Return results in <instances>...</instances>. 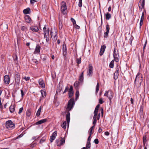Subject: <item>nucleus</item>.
Returning a JSON list of instances; mask_svg holds the SVG:
<instances>
[{
    "label": "nucleus",
    "instance_id": "nucleus-23",
    "mask_svg": "<svg viewBox=\"0 0 149 149\" xmlns=\"http://www.w3.org/2000/svg\"><path fill=\"white\" fill-rule=\"evenodd\" d=\"M15 106L14 105H11L9 108L10 111L11 113H13L15 111Z\"/></svg>",
    "mask_w": 149,
    "mask_h": 149
},
{
    "label": "nucleus",
    "instance_id": "nucleus-9",
    "mask_svg": "<svg viewBox=\"0 0 149 149\" xmlns=\"http://www.w3.org/2000/svg\"><path fill=\"white\" fill-rule=\"evenodd\" d=\"M62 3H64L61 6V10L63 14H65L66 13V10H67V7L65 2L63 1Z\"/></svg>",
    "mask_w": 149,
    "mask_h": 149
},
{
    "label": "nucleus",
    "instance_id": "nucleus-12",
    "mask_svg": "<svg viewBox=\"0 0 149 149\" xmlns=\"http://www.w3.org/2000/svg\"><path fill=\"white\" fill-rule=\"evenodd\" d=\"M62 50L63 56L66 57L67 54L66 46V45H63Z\"/></svg>",
    "mask_w": 149,
    "mask_h": 149
},
{
    "label": "nucleus",
    "instance_id": "nucleus-58",
    "mask_svg": "<svg viewBox=\"0 0 149 149\" xmlns=\"http://www.w3.org/2000/svg\"><path fill=\"white\" fill-rule=\"evenodd\" d=\"M91 136H90V134H89V136H88V139H87V141L88 142H90L91 140Z\"/></svg>",
    "mask_w": 149,
    "mask_h": 149
},
{
    "label": "nucleus",
    "instance_id": "nucleus-63",
    "mask_svg": "<svg viewBox=\"0 0 149 149\" xmlns=\"http://www.w3.org/2000/svg\"><path fill=\"white\" fill-rule=\"evenodd\" d=\"M21 93L22 97H23L24 96V92L22 89L21 90Z\"/></svg>",
    "mask_w": 149,
    "mask_h": 149
},
{
    "label": "nucleus",
    "instance_id": "nucleus-40",
    "mask_svg": "<svg viewBox=\"0 0 149 149\" xmlns=\"http://www.w3.org/2000/svg\"><path fill=\"white\" fill-rule=\"evenodd\" d=\"M60 143H61L62 145L65 143V139L64 138H62L60 140Z\"/></svg>",
    "mask_w": 149,
    "mask_h": 149
},
{
    "label": "nucleus",
    "instance_id": "nucleus-22",
    "mask_svg": "<svg viewBox=\"0 0 149 149\" xmlns=\"http://www.w3.org/2000/svg\"><path fill=\"white\" fill-rule=\"evenodd\" d=\"M70 114L69 112H68L66 116V119L68 123H69L70 120Z\"/></svg>",
    "mask_w": 149,
    "mask_h": 149
},
{
    "label": "nucleus",
    "instance_id": "nucleus-33",
    "mask_svg": "<svg viewBox=\"0 0 149 149\" xmlns=\"http://www.w3.org/2000/svg\"><path fill=\"white\" fill-rule=\"evenodd\" d=\"M61 127L64 129H65L66 128V121H64L63 122L62 124L61 125Z\"/></svg>",
    "mask_w": 149,
    "mask_h": 149
},
{
    "label": "nucleus",
    "instance_id": "nucleus-3",
    "mask_svg": "<svg viewBox=\"0 0 149 149\" xmlns=\"http://www.w3.org/2000/svg\"><path fill=\"white\" fill-rule=\"evenodd\" d=\"M6 127L9 130H11L15 128V125L11 120L7 121L6 123Z\"/></svg>",
    "mask_w": 149,
    "mask_h": 149
},
{
    "label": "nucleus",
    "instance_id": "nucleus-5",
    "mask_svg": "<svg viewBox=\"0 0 149 149\" xmlns=\"http://www.w3.org/2000/svg\"><path fill=\"white\" fill-rule=\"evenodd\" d=\"M57 32L56 30L54 29V32H53L52 30H51V35L53 40L56 41L57 40Z\"/></svg>",
    "mask_w": 149,
    "mask_h": 149
},
{
    "label": "nucleus",
    "instance_id": "nucleus-26",
    "mask_svg": "<svg viewBox=\"0 0 149 149\" xmlns=\"http://www.w3.org/2000/svg\"><path fill=\"white\" fill-rule=\"evenodd\" d=\"M145 0H140L139 3V5H141V8H143L144 6Z\"/></svg>",
    "mask_w": 149,
    "mask_h": 149
},
{
    "label": "nucleus",
    "instance_id": "nucleus-56",
    "mask_svg": "<svg viewBox=\"0 0 149 149\" xmlns=\"http://www.w3.org/2000/svg\"><path fill=\"white\" fill-rule=\"evenodd\" d=\"M74 26L75 27V28L76 29H79L80 28V26L77 25L76 24H74Z\"/></svg>",
    "mask_w": 149,
    "mask_h": 149
},
{
    "label": "nucleus",
    "instance_id": "nucleus-37",
    "mask_svg": "<svg viewBox=\"0 0 149 149\" xmlns=\"http://www.w3.org/2000/svg\"><path fill=\"white\" fill-rule=\"evenodd\" d=\"M99 89V83H97L96 85V93H97Z\"/></svg>",
    "mask_w": 149,
    "mask_h": 149
},
{
    "label": "nucleus",
    "instance_id": "nucleus-20",
    "mask_svg": "<svg viewBox=\"0 0 149 149\" xmlns=\"http://www.w3.org/2000/svg\"><path fill=\"white\" fill-rule=\"evenodd\" d=\"M47 120L46 119H43L36 122V124L38 125L41 124L42 123L45 122Z\"/></svg>",
    "mask_w": 149,
    "mask_h": 149
},
{
    "label": "nucleus",
    "instance_id": "nucleus-30",
    "mask_svg": "<svg viewBox=\"0 0 149 149\" xmlns=\"http://www.w3.org/2000/svg\"><path fill=\"white\" fill-rule=\"evenodd\" d=\"M114 60H112L110 63L109 67L111 68H113L114 66Z\"/></svg>",
    "mask_w": 149,
    "mask_h": 149
},
{
    "label": "nucleus",
    "instance_id": "nucleus-52",
    "mask_svg": "<svg viewBox=\"0 0 149 149\" xmlns=\"http://www.w3.org/2000/svg\"><path fill=\"white\" fill-rule=\"evenodd\" d=\"M71 20L72 22L73 23V25H74V24H76V21L74 20V19L73 18H71Z\"/></svg>",
    "mask_w": 149,
    "mask_h": 149
},
{
    "label": "nucleus",
    "instance_id": "nucleus-8",
    "mask_svg": "<svg viewBox=\"0 0 149 149\" xmlns=\"http://www.w3.org/2000/svg\"><path fill=\"white\" fill-rule=\"evenodd\" d=\"M20 74L19 73L17 72H16L15 73V83L18 85H19V84L20 81Z\"/></svg>",
    "mask_w": 149,
    "mask_h": 149
},
{
    "label": "nucleus",
    "instance_id": "nucleus-35",
    "mask_svg": "<svg viewBox=\"0 0 149 149\" xmlns=\"http://www.w3.org/2000/svg\"><path fill=\"white\" fill-rule=\"evenodd\" d=\"M62 23L61 21H59V28L60 29H61L62 28Z\"/></svg>",
    "mask_w": 149,
    "mask_h": 149
},
{
    "label": "nucleus",
    "instance_id": "nucleus-62",
    "mask_svg": "<svg viewBox=\"0 0 149 149\" xmlns=\"http://www.w3.org/2000/svg\"><path fill=\"white\" fill-rule=\"evenodd\" d=\"M97 122L96 120H93V124L94 125H93L95 126V125L96 124Z\"/></svg>",
    "mask_w": 149,
    "mask_h": 149
},
{
    "label": "nucleus",
    "instance_id": "nucleus-1",
    "mask_svg": "<svg viewBox=\"0 0 149 149\" xmlns=\"http://www.w3.org/2000/svg\"><path fill=\"white\" fill-rule=\"evenodd\" d=\"M74 104V98H71L70 99L68 102L66 108V110L67 111H70L73 108Z\"/></svg>",
    "mask_w": 149,
    "mask_h": 149
},
{
    "label": "nucleus",
    "instance_id": "nucleus-39",
    "mask_svg": "<svg viewBox=\"0 0 149 149\" xmlns=\"http://www.w3.org/2000/svg\"><path fill=\"white\" fill-rule=\"evenodd\" d=\"M82 6V0H79L78 6L79 7H81Z\"/></svg>",
    "mask_w": 149,
    "mask_h": 149
},
{
    "label": "nucleus",
    "instance_id": "nucleus-45",
    "mask_svg": "<svg viewBox=\"0 0 149 149\" xmlns=\"http://www.w3.org/2000/svg\"><path fill=\"white\" fill-rule=\"evenodd\" d=\"M56 143L57 145L58 146H59L62 145L61 143L58 140H56Z\"/></svg>",
    "mask_w": 149,
    "mask_h": 149
},
{
    "label": "nucleus",
    "instance_id": "nucleus-61",
    "mask_svg": "<svg viewBox=\"0 0 149 149\" xmlns=\"http://www.w3.org/2000/svg\"><path fill=\"white\" fill-rule=\"evenodd\" d=\"M98 110L97 109H95V111L94 112V114H96L97 115V113L98 112Z\"/></svg>",
    "mask_w": 149,
    "mask_h": 149
},
{
    "label": "nucleus",
    "instance_id": "nucleus-17",
    "mask_svg": "<svg viewBox=\"0 0 149 149\" xmlns=\"http://www.w3.org/2000/svg\"><path fill=\"white\" fill-rule=\"evenodd\" d=\"M24 18L26 21L28 23H30L31 22V19L29 15H27L25 16L24 17Z\"/></svg>",
    "mask_w": 149,
    "mask_h": 149
},
{
    "label": "nucleus",
    "instance_id": "nucleus-32",
    "mask_svg": "<svg viewBox=\"0 0 149 149\" xmlns=\"http://www.w3.org/2000/svg\"><path fill=\"white\" fill-rule=\"evenodd\" d=\"M21 29L23 31H26L27 30V28L25 26H22L21 27Z\"/></svg>",
    "mask_w": 149,
    "mask_h": 149
},
{
    "label": "nucleus",
    "instance_id": "nucleus-44",
    "mask_svg": "<svg viewBox=\"0 0 149 149\" xmlns=\"http://www.w3.org/2000/svg\"><path fill=\"white\" fill-rule=\"evenodd\" d=\"M69 97H71L73 94V92H69Z\"/></svg>",
    "mask_w": 149,
    "mask_h": 149
},
{
    "label": "nucleus",
    "instance_id": "nucleus-6",
    "mask_svg": "<svg viewBox=\"0 0 149 149\" xmlns=\"http://www.w3.org/2000/svg\"><path fill=\"white\" fill-rule=\"evenodd\" d=\"M142 77L141 75L139 73H138L137 74L136 79L135 81V83H136V81L138 82L140 84H141L142 81Z\"/></svg>",
    "mask_w": 149,
    "mask_h": 149
},
{
    "label": "nucleus",
    "instance_id": "nucleus-25",
    "mask_svg": "<svg viewBox=\"0 0 149 149\" xmlns=\"http://www.w3.org/2000/svg\"><path fill=\"white\" fill-rule=\"evenodd\" d=\"M30 10V9L29 8H28L26 9H24L23 10V13L24 14H26L29 13V11Z\"/></svg>",
    "mask_w": 149,
    "mask_h": 149
},
{
    "label": "nucleus",
    "instance_id": "nucleus-27",
    "mask_svg": "<svg viewBox=\"0 0 149 149\" xmlns=\"http://www.w3.org/2000/svg\"><path fill=\"white\" fill-rule=\"evenodd\" d=\"M105 16L107 20H109L111 18V14L108 13H106Z\"/></svg>",
    "mask_w": 149,
    "mask_h": 149
},
{
    "label": "nucleus",
    "instance_id": "nucleus-48",
    "mask_svg": "<svg viewBox=\"0 0 149 149\" xmlns=\"http://www.w3.org/2000/svg\"><path fill=\"white\" fill-rule=\"evenodd\" d=\"M76 62H77V63L78 64H80L81 63V58H77V60H76Z\"/></svg>",
    "mask_w": 149,
    "mask_h": 149
},
{
    "label": "nucleus",
    "instance_id": "nucleus-64",
    "mask_svg": "<svg viewBox=\"0 0 149 149\" xmlns=\"http://www.w3.org/2000/svg\"><path fill=\"white\" fill-rule=\"evenodd\" d=\"M23 136V134H21L18 136L17 137V139L21 137H22Z\"/></svg>",
    "mask_w": 149,
    "mask_h": 149
},
{
    "label": "nucleus",
    "instance_id": "nucleus-54",
    "mask_svg": "<svg viewBox=\"0 0 149 149\" xmlns=\"http://www.w3.org/2000/svg\"><path fill=\"white\" fill-rule=\"evenodd\" d=\"M23 110V108L22 107L20 108L19 110V111L18 112V113L20 114L21 113H22V111Z\"/></svg>",
    "mask_w": 149,
    "mask_h": 149
},
{
    "label": "nucleus",
    "instance_id": "nucleus-14",
    "mask_svg": "<svg viewBox=\"0 0 149 149\" xmlns=\"http://www.w3.org/2000/svg\"><path fill=\"white\" fill-rule=\"evenodd\" d=\"M30 28L31 30L33 32H37L39 30L38 27L36 26H32Z\"/></svg>",
    "mask_w": 149,
    "mask_h": 149
},
{
    "label": "nucleus",
    "instance_id": "nucleus-10",
    "mask_svg": "<svg viewBox=\"0 0 149 149\" xmlns=\"http://www.w3.org/2000/svg\"><path fill=\"white\" fill-rule=\"evenodd\" d=\"M93 68L91 65H89L88 71V75L89 77H91L93 73Z\"/></svg>",
    "mask_w": 149,
    "mask_h": 149
},
{
    "label": "nucleus",
    "instance_id": "nucleus-24",
    "mask_svg": "<svg viewBox=\"0 0 149 149\" xmlns=\"http://www.w3.org/2000/svg\"><path fill=\"white\" fill-rule=\"evenodd\" d=\"M84 80V72H82L79 76V81L80 82H83Z\"/></svg>",
    "mask_w": 149,
    "mask_h": 149
},
{
    "label": "nucleus",
    "instance_id": "nucleus-42",
    "mask_svg": "<svg viewBox=\"0 0 149 149\" xmlns=\"http://www.w3.org/2000/svg\"><path fill=\"white\" fill-rule=\"evenodd\" d=\"M79 96V93L78 91H77L76 93V99H77Z\"/></svg>",
    "mask_w": 149,
    "mask_h": 149
},
{
    "label": "nucleus",
    "instance_id": "nucleus-34",
    "mask_svg": "<svg viewBox=\"0 0 149 149\" xmlns=\"http://www.w3.org/2000/svg\"><path fill=\"white\" fill-rule=\"evenodd\" d=\"M94 125L93 126L91 127L89 129V134H90V136H91V135L92 134V131L93 130L94 128Z\"/></svg>",
    "mask_w": 149,
    "mask_h": 149
},
{
    "label": "nucleus",
    "instance_id": "nucleus-11",
    "mask_svg": "<svg viewBox=\"0 0 149 149\" xmlns=\"http://www.w3.org/2000/svg\"><path fill=\"white\" fill-rule=\"evenodd\" d=\"M10 81V78L8 75H6L4 77V82L5 84H8Z\"/></svg>",
    "mask_w": 149,
    "mask_h": 149
},
{
    "label": "nucleus",
    "instance_id": "nucleus-2",
    "mask_svg": "<svg viewBox=\"0 0 149 149\" xmlns=\"http://www.w3.org/2000/svg\"><path fill=\"white\" fill-rule=\"evenodd\" d=\"M43 30L44 32V37L46 38V42H48L49 41V29H47L46 27L44 26Z\"/></svg>",
    "mask_w": 149,
    "mask_h": 149
},
{
    "label": "nucleus",
    "instance_id": "nucleus-28",
    "mask_svg": "<svg viewBox=\"0 0 149 149\" xmlns=\"http://www.w3.org/2000/svg\"><path fill=\"white\" fill-rule=\"evenodd\" d=\"M41 93L42 95V97H46V94L45 91L43 90H41Z\"/></svg>",
    "mask_w": 149,
    "mask_h": 149
},
{
    "label": "nucleus",
    "instance_id": "nucleus-49",
    "mask_svg": "<svg viewBox=\"0 0 149 149\" xmlns=\"http://www.w3.org/2000/svg\"><path fill=\"white\" fill-rule=\"evenodd\" d=\"M104 102L103 100V99L102 98H100L99 100V103L101 104H102L104 103Z\"/></svg>",
    "mask_w": 149,
    "mask_h": 149
},
{
    "label": "nucleus",
    "instance_id": "nucleus-59",
    "mask_svg": "<svg viewBox=\"0 0 149 149\" xmlns=\"http://www.w3.org/2000/svg\"><path fill=\"white\" fill-rule=\"evenodd\" d=\"M37 1L35 0H30V2L31 4H33L34 3L37 2Z\"/></svg>",
    "mask_w": 149,
    "mask_h": 149
},
{
    "label": "nucleus",
    "instance_id": "nucleus-43",
    "mask_svg": "<svg viewBox=\"0 0 149 149\" xmlns=\"http://www.w3.org/2000/svg\"><path fill=\"white\" fill-rule=\"evenodd\" d=\"M109 25L108 24L106 25V32H109Z\"/></svg>",
    "mask_w": 149,
    "mask_h": 149
},
{
    "label": "nucleus",
    "instance_id": "nucleus-13",
    "mask_svg": "<svg viewBox=\"0 0 149 149\" xmlns=\"http://www.w3.org/2000/svg\"><path fill=\"white\" fill-rule=\"evenodd\" d=\"M106 46L105 45H102L101 47L100 51V55L102 56L105 51Z\"/></svg>",
    "mask_w": 149,
    "mask_h": 149
},
{
    "label": "nucleus",
    "instance_id": "nucleus-57",
    "mask_svg": "<svg viewBox=\"0 0 149 149\" xmlns=\"http://www.w3.org/2000/svg\"><path fill=\"white\" fill-rule=\"evenodd\" d=\"M94 143L96 144H97L99 143L98 140L97 139H96L94 140Z\"/></svg>",
    "mask_w": 149,
    "mask_h": 149
},
{
    "label": "nucleus",
    "instance_id": "nucleus-47",
    "mask_svg": "<svg viewBox=\"0 0 149 149\" xmlns=\"http://www.w3.org/2000/svg\"><path fill=\"white\" fill-rule=\"evenodd\" d=\"M30 78L29 77H24L22 78V79H25L26 81H28L30 79Z\"/></svg>",
    "mask_w": 149,
    "mask_h": 149
},
{
    "label": "nucleus",
    "instance_id": "nucleus-29",
    "mask_svg": "<svg viewBox=\"0 0 149 149\" xmlns=\"http://www.w3.org/2000/svg\"><path fill=\"white\" fill-rule=\"evenodd\" d=\"M86 149H89L91 148V142H87Z\"/></svg>",
    "mask_w": 149,
    "mask_h": 149
},
{
    "label": "nucleus",
    "instance_id": "nucleus-60",
    "mask_svg": "<svg viewBox=\"0 0 149 149\" xmlns=\"http://www.w3.org/2000/svg\"><path fill=\"white\" fill-rule=\"evenodd\" d=\"M69 92H73V87L72 86H70V88L69 89Z\"/></svg>",
    "mask_w": 149,
    "mask_h": 149
},
{
    "label": "nucleus",
    "instance_id": "nucleus-53",
    "mask_svg": "<svg viewBox=\"0 0 149 149\" xmlns=\"http://www.w3.org/2000/svg\"><path fill=\"white\" fill-rule=\"evenodd\" d=\"M57 132L56 131H55L52 134V136H53L54 137H56V136H57Z\"/></svg>",
    "mask_w": 149,
    "mask_h": 149
},
{
    "label": "nucleus",
    "instance_id": "nucleus-46",
    "mask_svg": "<svg viewBox=\"0 0 149 149\" xmlns=\"http://www.w3.org/2000/svg\"><path fill=\"white\" fill-rule=\"evenodd\" d=\"M109 33V32H106L104 33V38H107V37L108 36Z\"/></svg>",
    "mask_w": 149,
    "mask_h": 149
},
{
    "label": "nucleus",
    "instance_id": "nucleus-36",
    "mask_svg": "<svg viewBox=\"0 0 149 149\" xmlns=\"http://www.w3.org/2000/svg\"><path fill=\"white\" fill-rule=\"evenodd\" d=\"M143 107L142 106H141L140 107V113L141 115H142L143 114Z\"/></svg>",
    "mask_w": 149,
    "mask_h": 149
},
{
    "label": "nucleus",
    "instance_id": "nucleus-21",
    "mask_svg": "<svg viewBox=\"0 0 149 149\" xmlns=\"http://www.w3.org/2000/svg\"><path fill=\"white\" fill-rule=\"evenodd\" d=\"M80 82L78 81H76L74 83V86L76 89L79 88V86L80 84Z\"/></svg>",
    "mask_w": 149,
    "mask_h": 149
},
{
    "label": "nucleus",
    "instance_id": "nucleus-31",
    "mask_svg": "<svg viewBox=\"0 0 149 149\" xmlns=\"http://www.w3.org/2000/svg\"><path fill=\"white\" fill-rule=\"evenodd\" d=\"M41 107H40L39 109H38V111H37L36 113V116H39L40 114V113L41 112Z\"/></svg>",
    "mask_w": 149,
    "mask_h": 149
},
{
    "label": "nucleus",
    "instance_id": "nucleus-51",
    "mask_svg": "<svg viewBox=\"0 0 149 149\" xmlns=\"http://www.w3.org/2000/svg\"><path fill=\"white\" fill-rule=\"evenodd\" d=\"M45 141V137H43L40 141V143H42Z\"/></svg>",
    "mask_w": 149,
    "mask_h": 149
},
{
    "label": "nucleus",
    "instance_id": "nucleus-41",
    "mask_svg": "<svg viewBox=\"0 0 149 149\" xmlns=\"http://www.w3.org/2000/svg\"><path fill=\"white\" fill-rule=\"evenodd\" d=\"M56 137L53 136H51L50 138V141L51 142H52L55 139Z\"/></svg>",
    "mask_w": 149,
    "mask_h": 149
},
{
    "label": "nucleus",
    "instance_id": "nucleus-15",
    "mask_svg": "<svg viewBox=\"0 0 149 149\" xmlns=\"http://www.w3.org/2000/svg\"><path fill=\"white\" fill-rule=\"evenodd\" d=\"M40 47L39 45H36L35 50L34 52V54H36L39 53L40 52Z\"/></svg>",
    "mask_w": 149,
    "mask_h": 149
},
{
    "label": "nucleus",
    "instance_id": "nucleus-55",
    "mask_svg": "<svg viewBox=\"0 0 149 149\" xmlns=\"http://www.w3.org/2000/svg\"><path fill=\"white\" fill-rule=\"evenodd\" d=\"M69 89V88H68V86H67L65 87V90L64 91V92H63V93L64 94L66 92H67Z\"/></svg>",
    "mask_w": 149,
    "mask_h": 149
},
{
    "label": "nucleus",
    "instance_id": "nucleus-38",
    "mask_svg": "<svg viewBox=\"0 0 149 149\" xmlns=\"http://www.w3.org/2000/svg\"><path fill=\"white\" fill-rule=\"evenodd\" d=\"M146 142V136H144L143 137V144L145 145Z\"/></svg>",
    "mask_w": 149,
    "mask_h": 149
},
{
    "label": "nucleus",
    "instance_id": "nucleus-19",
    "mask_svg": "<svg viewBox=\"0 0 149 149\" xmlns=\"http://www.w3.org/2000/svg\"><path fill=\"white\" fill-rule=\"evenodd\" d=\"M113 56L115 61L116 62H118L119 60L118 55L116 54H113Z\"/></svg>",
    "mask_w": 149,
    "mask_h": 149
},
{
    "label": "nucleus",
    "instance_id": "nucleus-7",
    "mask_svg": "<svg viewBox=\"0 0 149 149\" xmlns=\"http://www.w3.org/2000/svg\"><path fill=\"white\" fill-rule=\"evenodd\" d=\"M120 67L117 65L116 68V71L114 74V78L116 80L118 78L119 74V70Z\"/></svg>",
    "mask_w": 149,
    "mask_h": 149
},
{
    "label": "nucleus",
    "instance_id": "nucleus-4",
    "mask_svg": "<svg viewBox=\"0 0 149 149\" xmlns=\"http://www.w3.org/2000/svg\"><path fill=\"white\" fill-rule=\"evenodd\" d=\"M104 95L107 96L111 101L113 97V94L111 91L109 90L105 92Z\"/></svg>",
    "mask_w": 149,
    "mask_h": 149
},
{
    "label": "nucleus",
    "instance_id": "nucleus-16",
    "mask_svg": "<svg viewBox=\"0 0 149 149\" xmlns=\"http://www.w3.org/2000/svg\"><path fill=\"white\" fill-rule=\"evenodd\" d=\"M38 82L39 85L41 86L42 88H44L45 87V84L42 79H40L39 80Z\"/></svg>",
    "mask_w": 149,
    "mask_h": 149
},
{
    "label": "nucleus",
    "instance_id": "nucleus-50",
    "mask_svg": "<svg viewBox=\"0 0 149 149\" xmlns=\"http://www.w3.org/2000/svg\"><path fill=\"white\" fill-rule=\"evenodd\" d=\"M26 116H30L31 115V113L29 110H27L26 112Z\"/></svg>",
    "mask_w": 149,
    "mask_h": 149
},
{
    "label": "nucleus",
    "instance_id": "nucleus-18",
    "mask_svg": "<svg viewBox=\"0 0 149 149\" xmlns=\"http://www.w3.org/2000/svg\"><path fill=\"white\" fill-rule=\"evenodd\" d=\"M144 13H143L142 14V15L141 16V20L140 22V28L141 27V26L143 24V21L144 19Z\"/></svg>",
    "mask_w": 149,
    "mask_h": 149
}]
</instances>
